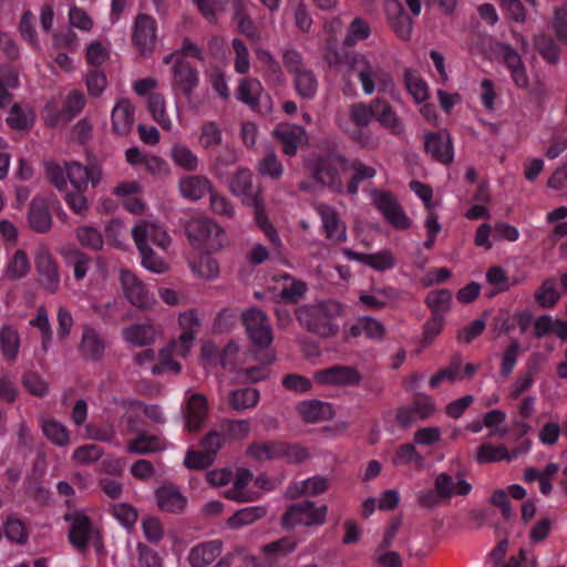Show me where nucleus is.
Here are the masks:
<instances>
[{
  "label": "nucleus",
  "instance_id": "obj_30",
  "mask_svg": "<svg viewBox=\"0 0 567 567\" xmlns=\"http://www.w3.org/2000/svg\"><path fill=\"white\" fill-rule=\"evenodd\" d=\"M373 115L374 120L390 133L395 135L403 133V122L386 100L373 99Z\"/></svg>",
  "mask_w": 567,
  "mask_h": 567
},
{
  "label": "nucleus",
  "instance_id": "obj_42",
  "mask_svg": "<svg viewBox=\"0 0 567 567\" xmlns=\"http://www.w3.org/2000/svg\"><path fill=\"white\" fill-rule=\"evenodd\" d=\"M28 219L30 226L37 231L43 233L50 228L51 215L43 198L35 197L32 199Z\"/></svg>",
  "mask_w": 567,
  "mask_h": 567
},
{
  "label": "nucleus",
  "instance_id": "obj_40",
  "mask_svg": "<svg viewBox=\"0 0 567 567\" xmlns=\"http://www.w3.org/2000/svg\"><path fill=\"white\" fill-rule=\"evenodd\" d=\"M220 553V544L218 542L202 543L188 554V561L192 567H207L212 564Z\"/></svg>",
  "mask_w": 567,
  "mask_h": 567
},
{
  "label": "nucleus",
  "instance_id": "obj_45",
  "mask_svg": "<svg viewBox=\"0 0 567 567\" xmlns=\"http://www.w3.org/2000/svg\"><path fill=\"white\" fill-rule=\"evenodd\" d=\"M169 156L173 163L184 171L194 172L198 168V156L183 143H174Z\"/></svg>",
  "mask_w": 567,
  "mask_h": 567
},
{
  "label": "nucleus",
  "instance_id": "obj_52",
  "mask_svg": "<svg viewBox=\"0 0 567 567\" xmlns=\"http://www.w3.org/2000/svg\"><path fill=\"white\" fill-rule=\"evenodd\" d=\"M282 442H259L248 446V454L257 461L281 457Z\"/></svg>",
  "mask_w": 567,
  "mask_h": 567
},
{
  "label": "nucleus",
  "instance_id": "obj_1",
  "mask_svg": "<svg viewBox=\"0 0 567 567\" xmlns=\"http://www.w3.org/2000/svg\"><path fill=\"white\" fill-rule=\"evenodd\" d=\"M47 176L50 183L63 193V197L70 209L84 216L90 207L86 192L90 187H97L103 179V167L97 162L87 165L69 161L62 165L51 164L47 167Z\"/></svg>",
  "mask_w": 567,
  "mask_h": 567
},
{
  "label": "nucleus",
  "instance_id": "obj_24",
  "mask_svg": "<svg viewBox=\"0 0 567 567\" xmlns=\"http://www.w3.org/2000/svg\"><path fill=\"white\" fill-rule=\"evenodd\" d=\"M156 40V21L147 14H138L133 28V42L141 53L151 51Z\"/></svg>",
  "mask_w": 567,
  "mask_h": 567
},
{
  "label": "nucleus",
  "instance_id": "obj_41",
  "mask_svg": "<svg viewBox=\"0 0 567 567\" xmlns=\"http://www.w3.org/2000/svg\"><path fill=\"white\" fill-rule=\"evenodd\" d=\"M398 297L399 292L394 288L385 287L361 292L359 299L368 308H384L395 301Z\"/></svg>",
  "mask_w": 567,
  "mask_h": 567
},
{
  "label": "nucleus",
  "instance_id": "obj_11",
  "mask_svg": "<svg viewBox=\"0 0 567 567\" xmlns=\"http://www.w3.org/2000/svg\"><path fill=\"white\" fill-rule=\"evenodd\" d=\"M244 326L251 342L258 348H267L272 342V330L267 316L256 308L243 315Z\"/></svg>",
  "mask_w": 567,
  "mask_h": 567
},
{
  "label": "nucleus",
  "instance_id": "obj_12",
  "mask_svg": "<svg viewBox=\"0 0 567 567\" xmlns=\"http://www.w3.org/2000/svg\"><path fill=\"white\" fill-rule=\"evenodd\" d=\"M122 405L125 411L123 419L131 433H137L140 430V422L137 420L140 413H143L153 423H165L163 409L157 404L146 405L138 400H126L122 402Z\"/></svg>",
  "mask_w": 567,
  "mask_h": 567
},
{
  "label": "nucleus",
  "instance_id": "obj_17",
  "mask_svg": "<svg viewBox=\"0 0 567 567\" xmlns=\"http://www.w3.org/2000/svg\"><path fill=\"white\" fill-rule=\"evenodd\" d=\"M315 209L320 216L324 235L336 244L347 240V226L340 218L336 208L328 204L317 203Z\"/></svg>",
  "mask_w": 567,
  "mask_h": 567
},
{
  "label": "nucleus",
  "instance_id": "obj_51",
  "mask_svg": "<svg viewBox=\"0 0 567 567\" xmlns=\"http://www.w3.org/2000/svg\"><path fill=\"white\" fill-rule=\"evenodd\" d=\"M425 303L434 316H442L451 310L452 293L447 289L432 290L425 298Z\"/></svg>",
  "mask_w": 567,
  "mask_h": 567
},
{
  "label": "nucleus",
  "instance_id": "obj_15",
  "mask_svg": "<svg viewBox=\"0 0 567 567\" xmlns=\"http://www.w3.org/2000/svg\"><path fill=\"white\" fill-rule=\"evenodd\" d=\"M496 55L509 71L514 84L518 89L528 90L529 78L520 55L511 45L503 43L497 45Z\"/></svg>",
  "mask_w": 567,
  "mask_h": 567
},
{
  "label": "nucleus",
  "instance_id": "obj_49",
  "mask_svg": "<svg viewBox=\"0 0 567 567\" xmlns=\"http://www.w3.org/2000/svg\"><path fill=\"white\" fill-rule=\"evenodd\" d=\"M34 113L28 106L12 104L7 116V124L17 131L29 130L34 122Z\"/></svg>",
  "mask_w": 567,
  "mask_h": 567
},
{
  "label": "nucleus",
  "instance_id": "obj_33",
  "mask_svg": "<svg viewBox=\"0 0 567 567\" xmlns=\"http://www.w3.org/2000/svg\"><path fill=\"white\" fill-rule=\"evenodd\" d=\"M113 193L128 212L141 214L144 210V203L140 198L142 186L138 182H123L114 188Z\"/></svg>",
  "mask_w": 567,
  "mask_h": 567
},
{
  "label": "nucleus",
  "instance_id": "obj_37",
  "mask_svg": "<svg viewBox=\"0 0 567 567\" xmlns=\"http://www.w3.org/2000/svg\"><path fill=\"white\" fill-rule=\"evenodd\" d=\"M178 188L181 195L189 200H198L206 193H210L213 189L208 178L204 176L188 175L183 176L178 181Z\"/></svg>",
  "mask_w": 567,
  "mask_h": 567
},
{
  "label": "nucleus",
  "instance_id": "obj_28",
  "mask_svg": "<svg viewBox=\"0 0 567 567\" xmlns=\"http://www.w3.org/2000/svg\"><path fill=\"white\" fill-rule=\"evenodd\" d=\"M425 148L436 161L449 164L454 158L451 136L446 131L431 133L425 136Z\"/></svg>",
  "mask_w": 567,
  "mask_h": 567
},
{
  "label": "nucleus",
  "instance_id": "obj_56",
  "mask_svg": "<svg viewBox=\"0 0 567 567\" xmlns=\"http://www.w3.org/2000/svg\"><path fill=\"white\" fill-rule=\"evenodd\" d=\"M535 300L542 308H553L560 299V293L553 278L546 279L535 292Z\"/></svg>",
  "mask_w": 567,
  "mask_h": 567
},
{
  "label": "nucleus",
  "instance_id": "obj_53",
  "mask_svg": "<svg viewBox=\"0 0 567 567\" xmlns=\"http://www.w3.org/2000/svg\"><path fill=\"white\" fill-rule=\"evenodd\" d=\"M508 450L504 445L483 443L477 447L475 460L478 464L507 461Z\"/></svg>",
  "mask_w": 567,
  "mask_h": 567
},
{
  "label": "nucleus",
  "instance_id": "obj_39",
  "mask_svg": "<svg viewBox=\"0 0 567 567\" xmlns=\"http://www.w3.org/2000/svg\"><path fill=\"white\" fill-rule=\"evenodd\" d=\"M403 81L406 91L412 96L415 103L421 104L429 100V85L417 71L412 69H405L403 71Z\"/></svg>",
  "mask_w": 567,
  "mask_h": 567
},
{
  "label": "nucleus",
  "instance_id": "obj_38",
  "mask_svg": "<svg viewBox=\"0 0 567 567\" xmlns=\"http://www.w3.org/2000/svg\"><path fill=\"white\" fill-rule=\"evenodd\" d=\"M156 501L161 509L172 513L185 508L187 499L181 491L172 485L163 486L156 491Z\"/></svg>",
  "mask_w": 567,
  "mask_h": 567
},
{
  "label": "nucleus",
  "instance_id": "obj_44",
  "mask_svg": "<svg viewBox=\"0 0 567 567\" xmlns=\"http://www.w3.org/2000/svg\"><path fill=\"white\" fill-rule=\"evenodd\" d=\"M178 342L173 340L165 348H163L158 354V363L151 368L152 373L159 374L167 371L174 373L181 372V365L174 360L175 357L181 358L177 354Z\"/></svg>",
  "mask_w": 567,
  "mask_h": 567
},
{
  "label": "nucleus",
  "instance_id": "obj_36",
  "mask_svg": "<svg viewBox=\"0 0 567 567\" xmlns=\"http://www.w3.org/2000/svg\"><path fill=\"white\" fill-rule=\"evenodd\" d=\"M135 439L127 442V451L133 454H150L166 449L167 443L164 437L159 435H152L138 430Z\"/></svg>",
  "mask_w": 567,
  "mask_h": 567
},
{
  "label": "nucleus",
  "instance_id": "obj_46",
  "mask_svg": "<svg viewBox=\"0 0 567 567\" xmlns=\"http://www.w3.org/2000/svg\"><path fill=\"white\" fill-rule=\"evenodd\" d=\"M351 337L365 336L369 339H382L384 336V326L371 317H361L350 327Z\"/></svg>",
  "mask_w": 567,
  "mask_h": 567
},
{
  "label": "nucleus",
  "instance_id": "obj_55",
  "mask_svg": "<svg viewBox=\"0 0 567 567\" xmlns=\"http://www.w3.org/2000/svg\"><path fill=\"white\" fill-rule=\"evenodd\" d=\"M295 87L302 99H312L318 90V82L313 73L306 69L295 74Z\"/></svg>",
  "mask_w": 567,
  "mask_h": 567
},
{
  "label": "nucleus",
  "instance_id": "obj_13",
  "mask_svg": "<svg viewBox=\"0 0 567 567\" xmlns=\"http://www.w3.org/2000/svg\"><path fill=\"white\" fill-rule=\"evenodd\" d=\"M85 105V96L79 91L68 94L62 111L58 110V103L49 102L43 110V118L48 125H55L59 121H70L79 114Z\"/></svg>",
  "mask_w": 567,
  "mask_h": 567
},
{
  "label": "nucleus",
  "instance_id": "obj_32",
  "mask_svg": "<svg viewBox=\"0 0 567 567\" xmlns=\"http://www.w3.org/2000/svg\"><path fill=\"white\" fill-rule=\"evenodd\" d=\"M79 351L86 361L101 360L105 352V342L100 332L92 327H84Z\"/></svg>",
  "mask_w": 567,
  "mask_h": 567
},
{
  "label": "nucleus",
  "instance_id": "obj_58",
  "mask_svg": "<svg viewBox=\"0 0 567 567\" xmlns=\"http://www.w3.org/2000/svg\"><path fill=\"white\" fill-rule=\"evenodd\" d=\"M371 34L370 25L363 19L354 18L347 29L343 43L348 47H353L359 42L368 39Z\"/></svg>",
  "mask_w": 567,
  "mask_h": 567
},
{
  "label": "nucleus",
  "instance_id": "obj_16",
  "mask_svg": "<svg viewBox=\"0 0 567 567\" xmlns=\"http://www.w3.org/2000/svg\"><path fill=\"white\" fill-rule=\"evenodd\" d=\"M132 236L136 247H138V243L154 245L164 252L172 244L171 236L162 226L146 220L141 221L132 229Z\"/></svg>",
  "mask_w": 567,
  "mask_h": 567
},
{
  "label": "nucleus",
  "instance_id": "obj_43",
  "mask_svg": "<svg viewBox=\"0 0 567 567\" xmlns=\"http://www.w3.org/2000/svg\"><path fill=\"white\" fill-rule=\"evenodd\" d=\"M267 509L264 506H249L237 511L227 519V526L231 529H240L265 517Z\"/></svg>",
  "mask_w": 567,
  "mask_h": 567
},
{
  "label": "nucleus",
  "instance_id": "obj_21",
  "mask_svg": "<svg viewBox=\"0 0 567 567\" xmlns=\"http://www.w3.org/2000/svg\"><path fill=\"white\" fill-rule=\"evenodd\" d=\"M178 326L182 331L178 339L176 340L178 342L177 354L182 358H185L194 344L200 326V320L197 312L194 310L182 312L178 316Z\"/></svg>",
  "mask_w": 567,
  "mask_h": 567
},
{
  "label": "nucleus",
  "instance_id": "obj_27",
  "mask_svg": "<svg viewBox=\"0 0 567 567\" xmlns=\"http://www.w3.org/2000/svg\"><path fill=\"white\" fill-rule=\"evenodd\" d=\"M330 487V480L322 475H313L306 480L295 482L288 487L287 494L291 498L316 497L326 493Z\"/></svg>",
  "mask_w": 567,
  "mask_h": 567
},
{
  "label": "nucleus",
  "instance_id": "obj_9",
  "mask_svg": "<svg viewBox=\"0 0 567 567\" xmlns=\"http://www.w3.org/2000/svg\"><path fill=\"white\" fill-rule=\"evenodd\" d=\"M164 64L172 65V89L189 95L199 83L198 71L189 62L172 52L163 58Z\"/></svg>",
  "mask_w": 567,
  "mask_h": 567
},
{
  "label": "nucleus",
  "instance_id": "obj_48",
  "mask_svg": "<svg viewBox=\"0 0 567 567\" xmlns=\"http://www.w3.org/2000/svg\"><path fill=\"white\" fill-rule=\"evenodd\" d=\"M147 109L155 122H157L163 130L172 131L173 122L166 112L165 99L159 93H152L147 97Z\"/></svg>",
  "mask_w": 567,
  "mask_h": 567
},
{
  "label": "nucleus",
  "instance_id": "obj_23",
  "mask_svg": "<svg viewBox=\"0 0 567 567\" xmlns=\"http://www.w3.org/2000/svg\"><path fill=\"white\" fill-rule=\"evenodd\" d=\"M274 136L281 143L284 153L289 156L296 155L299 146L308 140L303 127L290 123L279 124L274 130Z\"/></svg>",
  "mask_w": 567,
  "mask_h": 567
},
{
  "label": "nucleus",
  "instance_id": "obj_6",
  "mask_svg": "<svg viewBox=\"0 0 567 567\" xmlns=\"http://www.w3.org/2000/svg\"><path fill=\"white\" fill-rule=\"evenodd\" d=\"M342 313V306L338 301H318L301 306L297 310L298 320L311 332L321 337L334 336L338 328L332 322Z\"/></svg>",
  "mask_w": 567,
  "mask_h": 567
},
{
  "label": "nucleus",
  "instance_id": "obj_26",
  "mask_svg": "<svg viewBox=\"0 0 567 567\" xmlns=\"http://www.w3.org/2000/svg\"><path fill=\"white\" fill-rule=\"evenodd\" d=\"M35 266L43 288L51 293L55 292L60 286L58 267L52 256L45 249L38 251Z\"/></svg>",
  "mask_w": 567,
  "mask_h": 567
},
{
  "label": "nucleus",
  "instance_id": "obj_62",
  "mask_svg": "<svg viewBox=\"0 0 567 567\" xmlns=\"http://www.w3.org/2000/svg\"><path fill=\"white\" fill-rule=\"evenodd\" d=\"M76 238L79 243L92 250H101L103 248V236L101 231L89 225L81 226L76 229Z\"/></svg>",
  "mask_w": 567,
  "mask_h": 567
},
{
  "label": "nucleus",
  "instance_id": "obj_4",
  "mask_svg": "<svg viewBox=\"0 0 567 567\" xmlns=\"http://www.w3.org/2000/svg\"><path fill=\"white\" fill-rule=\"evenodd\" d=\"M313 177L321 184L328 185L337 190H341V175L352 172L359 181L370 179L374 177L375 169L365 166L359 162L349 163L344 157L338 154L329 155L324 159H320L311 164Z\"/></svg>",
  "mask_w": 567,
  "mask_h": 567
},
{
  "label": "nucleus",
  "instance_id": "obj_18",
  "mask_svg": "<svg viewBox=\"0 0 567 567\" xmlns=\"http://www.w3.org/2000/svg\"><path fill=\"white\" fill-rule=\"evenodd\" d=\"M229 190L233 195L241 198L244 206L255 209L257 204L252 203V200L258 202L259 205L264 204L260 193L252 190L251 172L247 168H240L235 173L229 183Z\"/></svg>",
  "mask_w": 567,
  "mask_h": 567
},
{
  "label": "nucleus",
  "instance_id": "obj_2",
  "mask_svg": "<svg viewBox=\"0 0 567 567\" xmlns=\"http://www.w3.org/2000/svg\"><path fill=\"white\" fill-rule=\"evenodd\" d=\"M343 59L349 72L359 80L365 95H372L375 92L388 93L394 89L391 73L372 56L360 52L343 55L331 45L328 47L326 61L330 68L340 69Z\"/></svg>",
  "mask_w": 567,
  "mask_h": 567
},
{
  "label": "nucleus",
  "instance_id": "obj_31",
  "mask_svg": "<svg viewBox=\"0 0 567 567\" xmlns=\"http://www.w3.org/2000/svg\"><path fill=\"white\" fill-rule=\"evenodd\" d=\"M123 340L132 347H147L155 342L158 333L151 322L133 323L122 329Z\"/></svg>",
  "mask_w": 567,
  "mask_h": 567
},
{
  "label": "nucleus",
  "instance_id": "obj_59",
  "mask_svg": "<svg viewBox=\"0 0 567 567\" xmlns=\"http://www.w3.org/2000/svg\"><path fill=\"white\" fill-rule=\"evenodd\" d=\"M254 203L257 204V208L254 209L255 220H256L257 225L265 233V235L269 239L270 244L275 248H280L281 247L280 236L277 233L276 228L272 226V224L269 221L264 204L259 205L258 202H256V200Z\"/></svg>",
  "mask_w": 567,
  "mask_h": 567
},
{
  "label": "nucleus",
  "instance_id": "obj_64",
  "mask_svg": "<svg viewBox=\"0 0 567 567\" xmlns=\"http://www.w3.org/2000/svg\"><path fill=\"white\" fill-rule=\"evenodd\" d=\"M223 140L221 130L215 122L205 123L199 131L198 143L205 148H214L220 145Z\"/></svg>",
  "mask_w": 567,
  "mask_h": 567
},
{
  "label": "nucleus",
  "instance_id": "obj_57",
  "mask_svg": "<svg viewBox=\"0 0 567 567\" xmlns=\"http://www.w3.org/2000/svg\"><path fill=\"white\" fill-rule=\"evenodd\" d=\"M42 431L53 444L65 446L70 443V434L65 426L52 419L42 421Z\"/></svg>",
  "mask_w": 567,
  "mask_h": 567
},
{
  "label": "nucleus",
  "instance_id": "obj_54",
  "mask_svg": "<svg viewBox=\"0 0 567 567\" xmlns=\"http://www.w3.org/2000/svg\"><path fill=\"white\" fill-rule=\"evenodd\" d=\"M262 93L261 83L256 79H244L239 82L237 99L248 105H256Z\"/></svg>",
  "mask_w": 567,
  "mask_h": 567
},
{
  "label": "nucleus",
  "instance_id": "obj_47",
  "mask_svg": "<svg viewBox=\"0 0 567 567\" xmlns=\"http://www.w3.org/2000/svg\"><path fill=\"white\" fill-rule=\"evenodd\" d=\"M136 248L141 255V264L146 270L155 274H164L168 270L167 261L163 256L154 251L150 245L138 243Z\"/></svg>",
  "mask_w": 567,
  "mask_h": 567
},
{
  "label": "nucleus",
  "instance_id": "obj_7",
  "mask_svg": "<svg viewBox=\"0 0 567 567\" xmlns=\"http://www.w3.org/2000/svg\"><path fill=\"white\" fill-rule=\"evenodd\" d=\"M189 243L199 249L217 251L227 240L225 229L208 217H192L185 225Z\"/></svg>",
  "mask_w": 567,
  "mask_h": 567
},
{
  "label": "nucleus",
  "instance_id": "obj_22",
  "mask_svg": "<svg viewBox=\"0 0 567 567\" xmlns=\"http://www.w3.org/2000/svg\"><path fill=\"white\" fill-rule=\"evenodd\" d=\"M377 208L382 213L384 218L395 228L400 230L408 229L411 226L410 218L405 215L398 202L388 193L378 194L374 197Z\"/></svg>",
  "mask_w": 567,
  "mask_h": 567
},
{
  "label": "nucleus",
  "instance_id": "obj_20",
  "mask_svg": "<svg viewBox=\"0 0 567 567\" xmlns=\"http://www.w3.org/2000/svg\"><path fill=\"white\" fill-rule=\"evenodd\" d=\"M112 131L120 136H126L131 133L135 123V107L131 100L120 97L116 100L111 111Z\"/></svg>",
  "mask_w": 567,
  "mask_h": 567
},
{
  "label": "nucleus",
  "instance_id": "obj_5",
  "mask_svg": "<svg viewBox=\"0 0 567 567\" xmlns=\"http://www.w3.org/2000/svg\"><path fill=\"white\" fill-rule=\"evenodd\" d=\"M252 473L246 468H237L233 473L228 468H214L206 473V481L215 488L227 487L223 495L237 503H250L260 497V493L249 488Z\"/></svg>",
  "mask_w": 567,
  "mask_h": 567
},
{
  "label": "nucleus",
  "instance_id": "obj_29",
  "mask_svg": "<svg viewBox=\"0 0 567 567\" xmlns=\"http://www.w3.org/2000/svg\"><path fill=\"white\" fill-rule=\"evenodd\" d=\"M70 522L69 538L78 549H84L93 535L92 525L83 513H73L65 516Z\"/></svg>",
  "mask_w": 567,
  "mask_h": 567
},
{
  "label": "nucleus",
  "instance_id": "obj_19",
  "mask_svg": "<svg viewBox=\"0 0 567 567\" xmlns=\"http://www.w3.org/2000/svg\"><path fill=\"white\" fill-rule=\"evenodd\" d=\"M313 379L322 385H355L360 382L361 375L352 367L333 365L316 371Z\"/></svg>",
  "mask_w": 567,
  "mask_h": 567
},
{
  "label": "nucleus",
  "instance_id": "obj_3",
  "mask_svg": "<svg viewBox=\"0 0 567 567\" xmlns=\"http://www.w3.org/2000/svg\"><path fill=\"white\" fill-rule=\"evenodd\" d=\"M472 484L462 474L452 475L439 472L433 478V489H422L416 495L417 505L424 509H433L447 504L454 496H467Z\"/></svg>",
  "mask_w": 567,
  "mask_h": 567
},
{
  "label": "nucleus",
  "instance_id": "obj_60",
  "mask_svg": "<svg viewBox=\"0 0 567 567\" xmlns=\"http://www.w3.org/2000/svg\"><path fill=\"white\" fill-rule=\"evenodd\" d=\"M193 272L204 279L214 280L219 276V265L216 259L205 255L190 265Z\"/></svg>",
  "mask_w": 567,
  "mask_h": 567
},
{
  "label": "nucleus",
  "instance_id": "obj_10",
  "mask_svg": "<svg viewBox=\"0 0 567 567\" xmlns=\"http://www.w3.org/2000/svg\"><path fill=\"white\" fill-rule=\"evenodd\" d=\"M122 292L125 299L134 307L150 309L155 305V298L145 284L132 271L121 269L118 275Z\"/></svg>",
  "mask_w": 567,
  "mask_h": 567
},
{
  "label": "nucleus",
  "instance_id": "obj_34",
  "mask_svg": "<svg viewBox=\"0 0 567 567\" xmlns=\"http://www.w3.org/2000/svg\"><path fill=\"white\" fill-rule=\"evenodd\" d=\"M298 415L308 423L328 421L333 416V408L330 403L319 400L303 401L297 404Z\"/></svg>",
  "mask_w": 567,
  "mask_h": 567
},
{
  "label": "nucleus",
  "instance_id": "obj_25",
  "mask_svg": "<svg viewBox=\"0 0 567 567\" xmlns=\"http://www.w3.org/2000/svg\"><path fill=\"white\" fill-rule=\"evenodd\" d=\"M385 12L388 21L396 35L402 40H409L413 30V21L404 12L402 3L399 0H388Z\"/></svg>",
  "mask_w": 567,
  "mask_h": 567
},
{
  "label": "nucleus",
  "instance_id": "obj_50",
  "mask_svg": "<svg viewBox=\"0 0 567 567\" xmlns=\"http://www.w3.org/2000/svg\"><path fill=\"white\" fill-rule=\"evenodd\" d=\"M260 395L254 388L234 390L229 394V404L236 411L252 409L259 402Z\"/></svg>",
  "mask_w": 567,
  "mask_h": 567
},
{
  "label": "nucleus",
  "instance_id": "obj_61",
  "mask_svg": "<svg viewBox=\"0 0 567 567\" xmlns=\"http://www.w3.org/2000/svg\"><path fill=\"white\" fill-rule=\"evenodd\" d=\"M110 55L111 44L106 41L94 40L86 48V59L92 65H103L109 61Z\"/></svg>",
  "mask_w": 567,
  "mask_h": 567
},
{
  "label": "nucleus",
  "instance_id": "obj_63",
  "mask_svg": "<svg viewBox=\"0 0 567 567\" xmlns=\"http://www.w3.org/2000/svg\"><path fill=\"white\" fill-rule=\"evenodd\" d=\"M258 173L264 177L279 179L284 174V166L275 153L266 154L257 164Z\"/></svg>",
  "mask_w": 567,
  "mask_h": 567
},
{
  "label": "nucleus",
  "instance_id": "obj_35",
  "mask_svg": "<svg viewBox=\"0 0 567 567\" xmlns=\"http://www.w3.org/2000/svg\"><path fill=\"white\" fill-rule=\"evenodd\" d=\"M184 415L185 427L188 431H197L207 415L206 398L199 393L190 394L187 398Z\"/></svg>",
  "mask_w": 567,
  "mask_h": 567
},
{
  "label": "nucleus",
  "instance_id": "obj_8",
  "mask_svg": "<svg viewBox=\"0 0 567 567\" xmlns=\"http://www.w3.org/2000/svg\"><path fill=\"white\" fill-rule=\"evenodd\" d=\"M327 505H317L312 501H302L287 507L281 517V524L286 529L316 528L327 522Z\"/></svg>",
  "mask_w": 567,
  "mask_h": 567
},
{
  "label": "nucleus",
  "instance_id": "obj_14",
  "mask_svg": "<svg viewBox=\"0 0 567 567\" xmlns=\"http://www.w3.org/2000/svg\"><path fill=\"white\" fill-rule=\"evenodd\" d=\"M373 118V100L370 104L357 102L349 107V123L341 122L340 125L350 138L360 142L364 136L361 128L367 127Z\"/></svg>",
  "mask_w": 567,
  "mask_h": 567
}]
</instances>
